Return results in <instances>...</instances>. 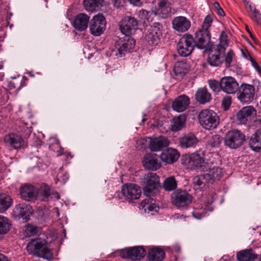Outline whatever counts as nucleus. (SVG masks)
I'll return each mask as SVG.
<instances>
[{
	"label": "nucleus",
	"instance_id": "45",
	"mask_svg": "<svg viewBox=\"0 0 261 261\" xmlns=\"http://www.w3.org/2000/svg\"><path fill=\"white\" fill-rule=\"evenodd\" d=\"M11 224L9 220L2 216H0V234L7 233L10 229Z\"/></svg>",
	"mask_w": 261,
	"mask_h": 261
},
{
	"label": "nucleus",
	"instance_id": "23",
	"mask_svg": "<svg viewBox=\"0 0 261 261\" xmlns=\"http://www.w3.org/2000/svg\"><path fill=\"white\" fill-rule=\"evenodd\" d=\"M256 115V110L252 106L243 108L237 114V119L241 124H245L252 116Z\"/></svg>",
	"mask_w": 261,
	"mask_h": 261
},
{
	"label": "nucleus",
	"instance_id": "41",
	"mask_svg": "<svg viewBox=\"0 0 261 261\" xmlns=\"http://www.w3.org/2000/svg\"><path fill=\"white\" fill-rule=\"evenodd\" d=\"M188 65L184 62L176 63L174 66V71L176 75L182 76L188 71Z\"/></svg>",
	"mask_w": 261,
	"mask_h": 261
},
{
	"label": "nucleus",
	"instance_id": "37",
	"mask_svg": "<svg viewBox=\"0 0 261 261\" xmlns=\"http://www.w3.org/2000/svg\"><path fill=\"white\" fill-rule=\"evenodd\" d=\"M137 15L140 19L139 20L147 25L152 21L153 13L151 11L141 10L138 12Z\"/></svg>",
	"mask_w": 261,
	"mask_h": 261
},
{
	"label": "nucleus",
	"instance_id": "20",
	"mask_svg": "<svg viewBox=\"0 0 261 261\" xmlns=\"http://www.w3.org/2000/svg\"><path fill=\"white\" fill-rule=\"evenodd\" d=\"M169 140L163 136L150 138L149 143L148 145L149 149L152 151H159L163 147H165L169 144Z\"/></svg>",
	"mask_w": 261,
	"mask_h": 261
},
{
	"label": "nucleus",
	"instance_id": "18",
	"mask_svg": "<svg viewBox=\"0 0 261 261\" xmlns=\"http://www.w3.org/2000/svg\"><path fill=\"white\" fill-rule=\"evenodd\" d=\"M203 171L205 172V176L207 178L211 184L219 180L223 175V171L221 168L217 166H210L208 164Z\"/></svg>",
	"mask_w": 261,
	"mask_h": 261
},
{
	"label": "nucleus",
	"instance_id": "5",
	"mask_svg": "<svg viewBox=\"0 0 261 261\" xmlns=\"http://www.w3.org/2000/svg\"><path fill=\"white\" fill-rule=\"evenodd\" d=\"M245 140V136L240 130L233 129L228 131L224 138V142L227 147L235 149L240 147Z\"/></svg>",
	"mask_w": 261,
	"mask_h": 261
},
{
	"label": "nucleus",
	"instance_id": "58",
	"mask_svg": "<svg viewBox=\"0 0 261 261\" xmlns=\"http://www.w3.org/2000/svg\"><path fill=\"white\" fill-rule=\"evenodd\" d=\"M246 7L249 10V11L253 12L254 9H255L252 6H251L250 4H249L248 3L247 4Z\"/></svg>",
	"mask_w": 261,
	"mask_h": 261
},
{
	"label": "nucleus",
	"instance_id": "57",
	"mask_svg": "<svg viewBox=\"0 0 261 261\" xmlns=\"http://www.w3.org/2000/svg\"><path fill=\"white\" fill-rule=\"evenodd\" d=\"M129 3L135 6H140L141 5V0H128Z\"/></svg>",
	"mask_w": 261,
	"mask_h": 261
},
{
	"label": "nucleus",
	"instance_id": "59",
	"mask_svg": "<svg viewBox=\"0 0 261 261\" xmlns=\"http://www.w3.org/2000/svg\"><path fill=\"white\" fill-rule=\"evenodd\" d=\"M0 261H8V259L4 254L0 253Z\"/></svg>",
	"mask_w": 261,
	"mask_h": 261
},
{
	"label": "nucleus",
	"instance_id": "21",
	"mask_svg": "<svg viewBox=\"0 0 261 261\" xmlns=\"http://www.w3.org/2000/svg\"><path fill=\"white\" fill-rule=\"evenodd\" d=\"M4 141L6 144L15 149L20 148L24 144L23 139L15 134H10L5 136L4 137Z\"/></svg>",
	"mask_w": 261,
	"mask_h": 261
},
{
	"label": "nucleus",
	"instance_id": "44",
	"mask_svg": "<svg viewBox=\"0 0 261 261\" xmlns=\"http://www.w3.org/2000/svg\"><path fill=\"white\" fill-rule=\"evenodd\" d=\"M177 184L175 178L170 176L165 179L163 183V187L165 190L170 191L176 188Z\"/></svg>",
	"mask_w": 261,
	"mask_h": 261
},
{
	"label": "nucleus",
	"instance_id": "16",
	"mask_svg": "<svg viewBox=\"0 0 261 261\" xmlns=\"http://www.w3.org/2000/svg\"><path fill=\"white\" fill-rule=\"evenodd\" d=\"M211 35L208 31L199 30L195 34V45L198 48H205L210 42Z\"/></svg>",
	"mask_w": 261,
	"mask_h": 261
},
{
	"label": "nucleus",
	"instance_id": "53",
	"mask_svg": "<svg viewBox=\"0 0 261 261\" xmlns=\"http://www.w3.org/2000/svg\"><path fill=\"white\" fill-rule=\"evenodd\" d=\"M231 103V98L230 96H225L222 101V106L225 110H227L229 108Z\"/></svg>",
	"mask_w": 261,
	"mask_h": 261
},
{
	"label": "nucleus",
	"instance_id": "34",
	"mask_svg": "<svg viewBox=\"0 0 261 261\" xmlns=\"http://www.w3.org/2000/svg\"><path fill=\"white\" fill-rule=\"evenodd\" d=\"M165 255V252L162 249L154 247L149 250L148 258L150 261H162Z\"/></svg>",
	"mask_w": 261,
	"mask_h": 261
},
{
	"label": "nucleus",
	"instance_id": "61",
	"mask_svg": "<svg viewBox=\"0 0 261 261\" xmlns=\"http://www.w3.org/2000/svg\"><path fill=\"white\" fill-rule=\"evenodd\" d=\"M248 57H249V59L250 60V61H251V64L252 63V62H255V61L253 59V58L250 56V54H248Z\"/></svg>",
	"mask_w": 261,
	"mask_h": 261
},
{
	"label": "nucleus",
	"instance_id": "14",
	"mask_svg": "<svg viewBox=\"0 0 261 261\" xmlns=\"http://www.w3.org/2000/svg\"><path fill=\"white\" fill-rule=\"evenodd\" d=\"M239 84L234 78L224 76L221 79L222 91L227 94L235 93L238 90Z\"/></svg>",
	"mask_w": 261,
	"mask_h": 261
},
{
	"label": "nucleus",
	"instance_id": "35",
	"mask_svg": "<svg viewBox=\"0 0 261 261\" xmlns=\"http://www.w3.org/2000/svg\"><path fill=\"white\" fill-rule=\"evenodd\" d=\"M193 183L195 188L200 190L205 189L208 184H211L204 173L193 178Z\"/></svg>",
	"mask_w": 261,
	"mask_h": 261
},
{
	"label": "nucleus",
	"instance_id": "13",
	"mask_svg": "<svg viewBox=\"0 0 261 261\" xmlns=\"http://www.w3.org/2000/svg\"><path fill=\"white\" fill-rule=\"evenodd\" d=\"M145 250L142 247H134L123 250L120 253L122 258H128L132 260H138L145 255Z\"/></svg>",
	"mask_w": 261,
	"mask_h": 261
},
{
	"label": "nucleus",
	"instance_id": "25",
	"mask_svg": "<svg viewBox=\"0 0 261 261\" xmlns=\"http://www.w3.org/2000/svg\"><path fill=\"white\" fill-rule=\"evenodd\" d=\"M161 33L159 28L155 27H151L148 31V33L145 37L146 41L150 45H157L160 40Z\"/></svg>",
	"mask_w": 261,
	"mask_h": 261
},
{
	"label": "nucleus",
	"instance_id": "32",
	"mask_svg": "<svg viewBox=\"0 0 261 261\" xmlns=\"http://www.w3.org/2000/svg\"><path fill=\"white\" fill-rule=\"evenodd\" d=\"M221 49L219 48L216 49L213 47L208 54L207 62L212 66H218L221 63L222 61L220 59V55L222 54Z\"/></svg>",
	"mask_w": 261,
	"mask_h": 261
},
{
	"label": "nucleus",
	"instance_id": "33",
	"mask_svg": "<svg viewBox=\"0 0 261 261\" xmlns=\"http://www.w3.org/2000/svg\"><path fill=\"white\" fill-rule=\"evenodd\" d=\"M249 145L254 151L259 152L261 150V129L257 130L250 138Z\"/></svg>",
	"mask_w": 261,
	"mask_h": 261
},
{
	"label": "nucleus",
	"instance_id": "1",
	"mask_svg": "<svg viewBox=\"0 0 261 261\" xmlns=\"http://www.w3.org/2000/svg\"><path fill=\"white\" fill-rule=\"evenodd\" d=\"M28 252L35 256L51 261L53 255L44 240L38 238L31 240L27 246Z\"/></svg>",
	"mask_w": 261,
	"mask_h": 261
},
{
	"label": "nucleus",
	"instance_id": "63",
	"mask_svg": "<svg viewBox=\"0 0 261 261\" xmlns=\"http://www.w3.org/2000/svg\"><path fill=\"white\" fill-rule=\"evenodd\" d=\"M247 32L250 34L251 37H252V34H251V32L250 31V30H249L248 29H247Z\"/></svg>",
	"mask_w": 261,
	"mask_h": 261
},
{
	"label": "nucleus",
	"instance_id": "22",
	"mask_svg": "<svg viewBox=\"0 0 261 261\" xmlns=\"http://www.w3.org/2000/svg\"><path fill=\"white\" fill-rule=\"evenodd\" d=\"M179 157L177 150L172 148H168L163 150L161 155V160L166 164H172L176 162Z\"/></svg>",
	"mask_w": 261,
	"mask_h": 261
},
{
	"label": "nucleus",
	"instance_id": "15",
	"mask_svg": "<svg viewBox=\"0 0 261 261\" xmlns=\"http://www.w3.org/2000/svg\"><path fill=\"white\" fill-rule=\"evenodd\" d=\"M172 28L178 33L187 32L191 27L190 21L185 16H177L172 21Z\"/></svg>",
	"mask_w": 261,
	"mask_h": 261
},
{
	"label": "nucleus",
	"instance_id": "28",
	"mask_svg": "<svg viewBox=\"0 0 261 261\" xmlns=\"http://www.w3.org/2000/svg\"><path fill=\"white\" fill-rule=\"evenodd\" d=\"M139 207L140 209L144 210L145 212L148 213H151V215L157 213L159 208L156 201L150 197L143 200L140 203Z\"/></svg>",
	"mask_w": 261,
	"mask_h": 261
},
{
	"label": "nucleus",
	"instance_id": "49",
	"mask_svg": "<svg viewBox=\"0 0 261 261\" xmlns=\"http://www.w3.org/2000/svg\"><path fill=\"white\" fill-rule=\"evenodd\" d=\"M150 137H143L136 141V146L139 149L145 148L149 143Z\"/></svg>",
	"mask_w": 261,
	"mask_h": 261
},
{
	"label": "nucleus",
	"instance_id": "55",
	"mask_svg": "<svg viewBox=\"0 0 261 261\" xmlns=\"http://www.w3.org/2000/svg\"><path fill=\"white\" fill-rule=\"evenodd\" d=\"M214 6L215 9H216L217 13L221 16H223L225 15V13L223 9L221 8L218 2H215L214 3Z\"/></svg>",
	"mask_w": 261,
	"mask_h": 261
},
{
	"label": "nucleus",
	"instance_id": "27",
	"mask_svg": "<svg viewBox=\"0 0 261 261\" xmlns=\"http://www.w3.org/2000/svg\"><path fill=\"white\" fill-rule=\"evenodd\" d=\"M89 22V17L84 13L77 15L73 22V27L80 31H85L88 27Z\"/></svg>",
	"mask_w": 261,
	"mask_h": 261
},
{
	"label": "nucleus",
	"instance_id": "4",
	"mask_svg": "<svg viewBox=\"0 0 261 261\" xmlns=\"http://www.w3.org/2000/svg\"><path fill=\"white\" fill-rule=\"evenodd\" d=\"M144 194L149 197L158 192L160 187V178L156 173L150 172L144 175L141 180Z\"/></svg>",
	"mask_w": 261,
	"mask_h": 261
},
{
	"label": "nucleus",
	"instance_id": "60",
	"mask_svg": "<svg viewBox=\"0 0 261 261\" xmlns=\"http://www.w3.org/2000/svg\"><path fill=\"white\" fill-rule=\"evenodd\" d=\"M252 65L256 70L259 69L260 67L255 61L252 62Z\"/></svg>",
	"mask_w": 261,
	"mask_h": 261
},
{
	"label": "nucleus",
	"instance_id": "46",
	"mask_svg": "<svg viewBox=\"0 0 261 261\" xmlns=\"http://www.w3.org/2000/svg\"><path fill=\"white\" fill-rule=\"evenodd\" d=\"M222 142V138L219 135H214L212 136L208 141V144L212 147H219Z\"/></svg>",
	"mask_w": 261,
	"mask_h": 261
},
{
	"label": "nucleus",
	"instance_id": "36",
	"mask_svg": "<svg viewBox=\"0 0 261 261\" xmlns=\"http://www.w3.org/2000/svg\"><path fill=\"white\" fill-rule=\"evenodd\" d=\"M12 199L11 197L5 193H0V212L6 211L12 205Z\"/></svg>",
	"mask_w": 261,
	"mask_h": 261
},
{
	"label": "nucleus",
	"instance_id": "42",
	"mask_svg": "<svg viewBox=\"0 0 261 261\" xmlns=\"http://www.w3.org/2000/svg\"><path fill=\"white\" fill-rule=\"evenodd\" d=\"M219 45L214 47L216 49L220 48L222 53H223L228 45L227 35L224 31L221 32L219 37Z\"/></svg>",
	"mask_w": 261,
	"mask_h": 261
},
{
	"label": "nucleus",
	"instance_id": "64",
	"mask_svg": "<svg viewBox=\"0 0 261 261\" xmlns=\"http://www.w3.org/2000/svg\"><path fill=\"white\" fill-rule=\"evenodd\" d=\"M257 71H258L259 74L261 75V69H260V68H259V69L257 70Z\"/></svg>",
	"mask_w": 261,
	"mask_h": 261
},
{
	"label": "nucleus",
	"instance_id": "62",
	"mask_svg": "<svg viewBox=\"0 0 261 261\" xmlns=\"http://www.w3.org/2000/svg\"><path fill=\"white\" fill-rule=\"evenodd\" d=\"M64 178L63 179V180H64V182H65V181H66V180H67V179H68V175H66V174H65V175H64Z\"/></svg>",
	"mask_w": 261,
	"mask_h": 261
},
{
	"label": "nucleus",
	"instance_id": "9",
	"mask_svg": "<svg viewBox=\"0 0 261 261\" xmlns=\"http://www.w3.org/2000/svg\"><path fill=\"white\" fill-rule=\"evenodd\" d=\"M193 197L186 191L177 190L171 195L172 203L178 207H185L189 205Z\"/></svg>",
	"mask_w": 261,
	"mask_h": 261
},
{
	"label": "nucleus",
	"instance_id": "3",
	"mask_svg": "<svg viewBox=\"0 0 261 261\" xmlns=\"http://www.w3.org/2000/svg\"><path fill=\"white\" fill-rule=\"evenodd\" d=\"M200 125L205 129L212 130L216 128L219 123V117L216 112L210 109H203L198 115Z\"/></svg>",
	"mask_w": 261,
	"mask_h": 261
},
{
	"label": "nucleus",
	"instance_id": "31",
	"mask_svg": "<svg viewBox=\"0 0 261 261\" xmlns=\"http://www.w3.org/2000/svg\"><path fill=\"white\" fill-rule=\"evenodd\" d=\"M196 100L200 104H205L211 100V94L205 87L198 89L195 94Z\"/></svg>",
	"mask_w": 261,
	"mask_h": 261
},
{
	"label": "nucleus",
	"instance_id": "39",
	"mask_svg": "<svg viewBox=\"0 0 261 261\" xmlns=\"http://www.w3.org/2000/svg\"><path fill=\"white\" fill-rule=\"evenodd\" d=\"M38 194L41 200L47 201L50 198L51 191L48 186L43 184L41 186L39 191H38Z\"/></svg>",
	"mask_w": 261,
	"mask_h": 261
},
{
	"label": "nucleus",
	"instance_id": "29",
	"mask_svg": "<svg viewBox=\"0 0 261 261\" xmlns=\"http://www.w3.org/2000/svg\"><path fill=\"white\" fill-rule=\"evenodd\" d=\"M237 256L239 261H261V257L257 259V255L252 249L241 251Z\"/></svg>",
	"mask_w": 261,
	"mask_h": 261
},
{
	"label": "nucleus",
	"instance_id": "52",
	"mask_svg": "<svg viewBox=\"0 0 261 261\" xmlns=\"http://www.w3.org/2000/svg\"><path fill=\"white\" fill-rule=\"evenodd\" d=\"M206 211L204 209L202 208L199 211H198L197 210H195L192 213V215L196 219H200L206 215Z\"/></svg>",
	"mask_w": 261,
	"mask_h": 261
},
{
	"label": "nucleus",
	"instance_id": "26",
	"mask_svg": "<svg viewBox=\"0 0 261 261\" xmlns=\"http://www.w3.org/2000/svg\"><path fill=\"white\" fill-rule=\"evenodd\" d=\"M20 193L24 200L32 201L36 199L38 195V191L34 186L27 185L21 187Z\"/></svg>",
	"mask_w": 261,
	"mask_h": 261
},
{
	"label": "nucleus",
	"instance_id": "8",
	"mask_svg": "<svg viewBox=\"0 0 261 261\" xmlns=\"http://www.w3.org/2000/svg\"><path fill=\"white\" fill-rule=\"evenodd\" d=\"M106 21L105 17L98 14L93 17L90 22L89 29L90 33L95 36L102 34L106 29Z\"/></svg>",
	"mask_w": 261,
	"mask_h": 261
},
{
	"label": "nucleus",
	"instance_id": "17",
	"mask_svg": "<svg viewBox=\"0 0 261 261\" xmlns=\"http://www.w3.org/2000/svg\"><path fill=\"white\" fill-rule=\"evenodd\" d=\"M145 168L152 171H155L161 167V163L158 155L155 153H149L145 155L143 161Z\"/></svg>",
	"mask_w": 261,
	"mask_h": 261
},
{
	"label": "nucleus",
	"instance_id": "30",
	"mask_svg": "<svg viewBox=\"0 0 261 261\" xmlns=\"http://www.w3.org/2000/svg\"><path fill=\"white\" fill-rule=\"evenodd\" d=\"M198 142L197 138L193 134L187 135L179 139V145L182 148L194 147Z\"/></svg>",
	"mask_w": 261,
	"mask_h": 261
},
{
	"label": "nucleus",
	"instance_id": "2",
	"mask_svg": "<svg viewBox=\"0 0 261 261\" xmlns=\"http://www.w3.org/2000/svg\"><path fill=\"white\" fill-rule=\"evenodd\" d=\"M204 152L199 151L186 155L182 158V164L190 169H199L204 171L207 165L205 162Z\"/></svg>",
	"mask_w": 261,
	"mask_h": 261
},
{
	"label": "nucleus",
	"instance_id": "48",
	"mask_svg": "<svg viewBox=\"0 0 261 261\" xmlns=\"http://www.w3.org/2000/svg\"><path fill=\"white\" fill-rule=\"evenodd\" d=\"M210 88L215 92H218L222 90L221 80L220 82L216 80H210L208 81Z\"/></svg>",
	"mask_w": 261,
	"mask_h": 261
},
{
	"label": "nucleus",
	"instance_id": "51",
	"mask_svg": "<svg viewBox=\"0 0 261 261\" xmlns=\"http://www.w3.org/2000/svg\"><path fill=\"white\" fill-rule=\"evenodd\" d=\"M212 21L213 19L211 16L210 15H207L204 20L201 29H202L204 31H208V29L211 26Z\"/></svg>",
	"mask_w": 261,
	"mask_h": 261
},
{
	"label": "nucleus",
	"instance_id": "19",
	"mask_svg": "<svg viewBox=\"0 0 261 261\" xmlns=\"http://www.w3.org/2000/svg\"><path fill=\"white\" fill-rule=\"evenodd\" d=\"M13 215L15 217L22 218L27 222L32 215V208L29 205L25 203L17 204L13 210Z\"/></svg>",
	"mask_w": 261,
	"mask_h": 261
},
{
	"label": "nucleus",
	"instance_id": "50",
	"mask_svg": "<svg viewBox=\"0 0 261 261\" xmlns=\"http://www.w3.org/2000/svg\"><path fill=\"white\" fill-rule=\"evenodd\" d=\"M234 54L232 50H229L226 54L225 57V64L226 67H229L232 62Z\"/></svg>",
	"mask_w": 261,
	"mask_h": 261
},
{
	"label": "nucleus",
	"instance_id": "7",
	"mask_svg": "<svg viewBox=\"0 0 261 261\" xmlns=\"http://www.w3.org/2000/svg\"><path fill=\"white\" fill-rule=\"evenodd\" d=\"M237 98L243 104L250 103L254 98L255 88L253 85L242 84L239 88Z\"/></svg>",
	"mask_w": 261,
	"mask_h": 261
},
{
	"label": "nucleus",
	"instance_id": "54",
	"mask_svg": "<svg viewBox=\"0 0 261 261\" xmlns=\"http://www.w3.org/2000/svg\"><path fill=\"white\" fill-rule=\"evenodd\" d=\"M252 19L257 23H261V15L258 11L254 9L252 16Z\"/></svg>",
	"mask_w": 261,
	"mask_h": 261
},
{
	"label": "nucleus",
	"instance_id": "24",
	"mask_svg": "<svg viewBox=\"0 0 261 261\" xmlns=\"http://www.w3.org/2000/svg\"><path fill=\"white\" fill-rule=\"evenodd\" d=\"M190 104V99L186 95H181L176 98L172 103L173 109L177 112L185 111Z\"/></svg>",
	"mask_w": 261,
	"mask_h": 261
},
{
	"label": "nucleus",
	"instance_id": "11",
	"mask_svg": "<svg viewBox=\"0 0 261 261\" xmlns=\"http://www.w3.org/2000/svg\"><path fill=\"white\" fill-rule=\"evenodd\" d=\"M135 43V39L129 38L127 40L122 42L119 48L112 49L108 52V54L114 58L121 57L124 54V51H130L134 48Z\"/></svg>",
	"mask_w": 261,
	"mask_h": 261
},
{
	"label": "nucleus",
	"instance_id": "38",
	"mask_svg": "<svg viewBox=\"0 0 261 261\" xmlns=\"http://www.w3.org/2000/svg\"><path fill=\"white\" fill-rule=\"evenodd\" d=\"M186 119L185 117L180 116L175 117L173 119L172 124L171 125V129L173 132H177L181 129L185 123Z\"/></svg>",
	"mask_w": 261,
	"mask_h": 261
},
{
	"label": "nucleus",
	"instance_id": "10",
	"mask_svg": "<svg viewBox=\"0 0 261 261\" xmlns=\"http://www.w3.org/2000/svg\"><path fill=\"white\" fill-rule=\"evenodd\" d=\"M121 192L124 198L129 202L133 200L138 199L141 194V190L138 185L129 183L123 185Z\"/></svg>",
	"mask_w": 261,
	"mask_h": 261
},
{
	"label": "nucleus",
	"instance_id": "43",
	"mask_svg": "<svg viewBox=\"0 0 261 261\" xmlns=\"http://www.w3.org/2000/svg\"><path fill=\"white\" fill-rule=\"evenodd\" d=\"M169 4V3L167 0H161L158 4V13L162 14L163 17H166L170 13Z\"/></svg>",
	"mask_w": 261,
	"mask_h": 261
},
{
	"label": "nucleus",
	"instance_id": "6",
	"mask_svg": "<svg viewBox=\"0 0 261 261\" xmlns=\"http://www.w3.org/2000/svg\"><path fill=\"white\" fill-rule=\"evenodd\" d=\"M193 37L190 34H185L179 39L177 49L179 55L187 57L192 52L195 45Z\"/></svg>",
	"mask_w": 261,
	"mask_h": 261
},
{
	"label": "nucleus",
	"instance_id": "56",
	"mask_svg": "<svg viewBox=\"0 0 261 261\" xmlns=\"http://www.w3.org/2000/svg\"><path fill=\"white\" fill-rule=\"evenodd\" d=\"M125 0H114V6L118 8L123 7Z\"/></svg>",
	"mask_w": 261,
	"mask_h": 261
},
{
	"label": "nucleus",
	"instance_id": "12",
	"mask_svg": "<svg viewBox=\"0 0 261 261\" xmlns=\"http://www.w3.org/2000/svg\"><path fill=\"white\" fill-rule=\"evenodd\" d=\"M138 20L134 17H125L121 21L120 30L126 36L134 34L137 29Z\"/></svg>",
	"mask_w": 261,
	"mask_h": 261
},
{
	"label": "nucleus",
	"instance_id": "47",
	"mask_svg": "<svg viewBox=\"0 0 261 261\" xmlns=\"http://www.w3.org/2000/svg\"><path fill=\"white\" fill-rule=\"evenodd\" d=\"M38 228L36 226L29 224L25 226L24 233L26 237H31L37 234Z\"/></svg>",
	"mask_w": 261,
	"mask_h": 261
},
{
	"label": "nucleus",
	"instance_id": "40",
	"mask_svg": "<svg viewBox=\"0 0 261 261\" xmlns=\"http://www.w3.org/2000/svg\"><path fill=\"white\" fill-rule=\"evenodd\" d=\"M102 0H84V6L85 9L89 11H93L101 6Z\"/></svg>",
	"mask_w": 261,
	"mask_h": 261
}]
</instances>
